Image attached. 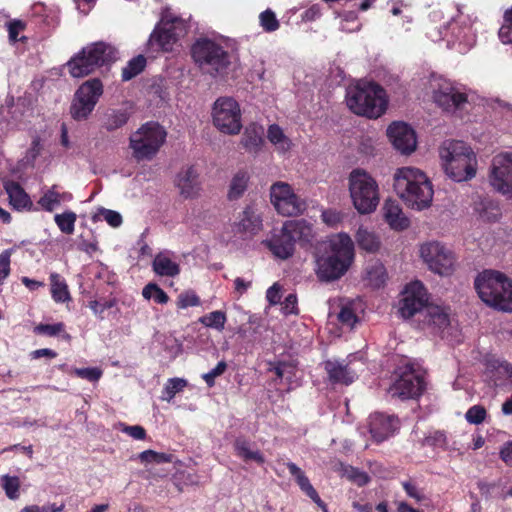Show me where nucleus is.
Listing matches in <instances>:
<instances>
[{
	"instance_id": "f257e3e1",
	"label": "nucleus",
	"mask_w": 512,
	"mask_h": 512,
	"mask_svg": "<svg viewBox=\"0 0 512 512\" xmlns=\"http://www.w3.org/2000/svg\"><path fill=\"white\" fill-rule=\"evenodd\" d=\"M354 258V244L349 235L339 233L324 242L316 255L315 273L320 281L331 282L341 278Z\"/></svg>"
},
{
	"instance_id": "f03ea898",
	"label": "nucleus",
	"mask_w": 512,
	"mask_h": 512,
	"mask_svg": "<svg viewBox=\"0 0 512 512\" xmlns=\"http://www.w3.org/2000/svg\"><path fill=\"white\" fill-rule=\"evenodd\" d=\"M393 189L410 209L421 211L431 206L433 186L427 175L418 168L406 166L396 169Z\"/></svg>"
},
{
	"instance_id": "7ed1b4c3",
	"label": "nucleus",
	"mask_w": 512,
	"mask_h": 512,
	"mask_svg": "<svg viewBox=\"0 0 512 512\" xmlns=\"http://www.w3.org/2000/svg\"><path fill=\"white\" fill-rule=\"evenodd\" d=\"M439 156L445 174L452 180L467 181L476 175V155L463 141L445 140L439 148Z\"/></svg>"
},
{
	"instance_id": "20e7f679",
	"label": "nucleus",
	"mask_w": 512,
	"mask_h": 512,
	"mask_svg": "<svg viewBox=\"0 0 512 512\" xmlns=\"http://www.w3.org/2000/svg\"><path fill=\"white\" fill-rule=\"evenodd\" d=\"M346 103L353 113L376 119L386 110V93L376 83L359 81L347 88Z\"/></svg>"
},
{
	"instance_id": "39448f33",
	"label": "nucleus",
	"mask_w": 512,
	"mask_h": 512,
	"mask_svg": "<svg viewBox=\"0 0 512 512\" xmlns=\"http://www.w3.org/2000/svg\"><path fill=\"white\" fill-rule=\"evenodd\" d=\"M191 55L202 73L213 78H223L230 70L231 57L227 50L216 40L199 38L192 45Z\"/></svg>"
},
{
	"instance_id": "423d86ee",
	"label": "nucleus",
	"mask_w": 512,
	"mask_h": 512,
	"mask_svg": "<svg viewBox=\"0 0 512 512\" xmlns=\"http://www.w3.org/2000/svg\"><path fill=\"white\" fill-rule=\"evenodd\" d=\"M348 190L354 208L358 213H373L380 202L377 181L364 169H353L348 176Z\"/></svg>"
},
{
	"instance_id": "0eeeda50",
	"label": "nucleus",
	"mask_w": 512,
	"mask_h": 512,
	"mask_svg": "<svg viewBox=\"0 0 512 512\" xmlns=\"http://www.w3.org/2000/svg\"><path fill=\"white\" fill-rule=\"evenodd\" d=\"M166 131L155 122L142 125L130 136V148L137 161L151 160L164 144Z\"/></svg>"
},
{
	"instance_id": "6e6552de",
	"label": "nucleus",
	"mask_w": 512,
	"mask_h": 512,
	"mask_svg": "<svg viewBox=\"0 0 512 512\" xmlns=\"http://www.w3.org/2000/svg\"><path fill=\"white\" fill-rule=\"evenodd\" d=\"M429 89L433 102L445 112H461L469 104L465 90L445 78L432 77L429 80Z\"/></svg>"
},
{
	"instance_id": "1a4fd4ad",
	"label": "nucleus",
	"mask_w": 512,
	"mask_h": 512,
	"mask_svg": "<svg viewBox=\"0 0 512 512\" xmlns=\"http://www.w3.org/2000/svg\"><path fill=\"white\" fill-rule=\"evenodd\" d=\"M420 257L428 269L440 276H450L454 273L457 258L454 252L439 241L425 242L419 249Z\"/></svg>"
},
{
	"instance_id": "9d476101",
	"label": "nucleus",
	"mask_w": 512,
	"mask_h": 512,
	"mask_svg": "<svg viewBox=\"0 0 512 512\" xmlns=\"http://www.w3.org/2000/svg\"><path fill=\"white\" fill-rule=\"evenodd\" d=\"M437 35L429 33L432 41H439L448 37V30L451 34V39H447L448 44L458 45V50L461 53L467 52L476 43V31L473 29V21L469 15L463 14L458 9V15L452 19L447 27L444 28Z\"/></svg>"
},
{
	"instance_id": "9b49d317",
	"label": "nucleus",
	"mask_w": 512,
	"mask_h": 512,
	"mask_svg": "<svg viewBox=\"0 0 512 512\" xmlns=\"http://www.w3.org/2000/svg\"><path fill=\"white\" fill-rule=\"evenodd\" d=\"M211 115L213 125L223 134L237 135L242 129L240 105L232 97L216 99Z\"/></svg>"
},
{
	"instance_id": "f8f14e48",
	"label": "nucleus",
	"mask_w": 512,
	"mask_h": 512,
	"mask_svg": "<svg viewBox=\"0 0 512 512\" xmlns=\"http://www.w3.org/2000/svg\"><path fill=\"white\" fill-rule=\"evenodd\" d=\"M509 281L502 273L493 270H485L475 279V289L483 302L495 309L512 312V300L498 302L496 294L504 289Z\"/></svg>"
},
{
	"instance_id": "ddd939ff",
	"label": "nucleus",
	"mask_w": 512,
	"mask_h": 512,
	"mask_svg": "<svg viewBox=\"0 0 512 512\" xmlns=\"http://www.w3.org/2000/svg\"><path fill=\"white\" fill-rule=\"evenodd\" d=\"M186 33L183 20L179 18L168 19L164 17L155 27L148 40V48L153 52H169L173 50L179 37Z\"/></svg>"
},
{
	"instance_id": "4468645a",
	"label": "nucleus",
	"mask_w": 512,
	"mask_h": 512,
	"mask_svg": "<svg viewBox=\"0 0 512 512\" xmlns=\"http://www.w3.org/2000/svg\"><path fill=\"white\" fill-rule=\"evenodd\" d=\"M102 94L103 84L99 79L94 78L84 82L75 92L70 106L72 118L77 121L87 119Z\"/></svg>"
},
{
	"instance_id": "2eb2a0df",
	"label": "nucleus",
	"mask_w": 512,
	"mask_h": 512,
	"mask_svg": "<svg viewBox=\"0 0 512 512\" xmlns=\"http://www.w3.org/2000/svg\"><path fill=\"white\" fill-rule=\"evenodd\" d=\"M270 197L275 209L283 216H297L307 208L306 202L286 182L274 183L270 188Z\"/></svg>"
},
{
	"instance_id": "dca6fc26",
	"label": "nucleus",
	"mask_w": 512,
	"mask_h": 512,
	"mask_svg": "<svg viewBox=\"0 0 512 512\" xmlns=\"http://www.w3.org/2000/svg\"><path fill=\"white\" fill-rule=\"evenodd\" d=\"M429 305L424 285L420 281H413L407 284L402 292L398 312L404 319H410L416 314L424 316V309Z\"/></svg>"
},
{
	"instance_id": "f3484780",
	"label": "nucleus",
	"mask_w": 512,
	"mask_h": 512,
	"mask_svg": "<svg viewBox=\"0 0 512 512\" xmlns=\"http://www.w3.org/2000/svg\"><path fill=\"white\" fill-rule=\"evenodd\" d=\"M424 390V381L411 365L399 368L397 379L391 385L389 393L392 397L400 399H414L419 397Z\"/></svg>"
},
{
	"instance_id": "a211bd4d",
	"label": "nucleus",
	"mask_w": 512,
	"mask_h": 512,
	"mask_svg": "<svg viewBox=\"0 0 512 512\" xmlns=\"http://www.w3.org/2000/svg\"><path fill=\"white\" fill-rule=\"evenodd\" d=\"M489 183L497 192L512 198V153L506 152L494 156Z\"/></svg>"
},
{
	"instance_id": "6ab92c4d",
	"label": "nucleus",
	"mask_w": 512,
	"mask_h": 512,
	"mask_svg": "<svg viewBox=\"0 0 512 512\" xmlns=\"http://www.w3.org/2000/svg\"><path fill=\"white\" fill-rule=\"evenodd\" d=\"M422 317L421 322L423 329H427L435 334H440L442 337L450 335L452 322L447 308L430 304L424 309V316Z\"/></svg>"
},
{
	"instance_id": "aec40b11",
	"label": "nucleus",
	"mask_w": 512,
	"mask_h": 512,
	"mask_svg": "<svg viewBox=\"0 0 512 512\" xmlns=\"http://www.w3.org/2000/svg\"><path fill=\"white\" fill-rule=\"evenodd\" d=\"M387 135L394 148L402 154H410L416 149V134L414 130L404 122L392 123L387 129Z\"/></svg>"
},
{
	"instance_id": "412c9836",
	"label": "nucleus",
	"mask_w": 512,
	"mask_h": 512,
	"mask_svg": "<svg viewBox=\"0 0 512 512\" xmlns=\"http://www.w3.org/2000/svg\"><path fill=\"white\" fill-rule=\"evenodd\" d=\"M399 426V419L394 415L374 413L369 417V430L376 442L385 441L393 436Z\"/></svg>"
},
{
	"instance_id": "4be33fe9",
	"label": "nucleus",
	"mask_w": 512,
	"mask_h": 512,
	"mask_svg": "<svg viewBox=\"0 0 512 512\" xmlns=\"http://www.w3.org/2000/svg\"><path fill=\"white\" fill-rule=\"evenodd\" d=\"M175 185L182 197L186 199L197 197L201 190V182L195 167H183L176 176Z\"/></svg>"
},
{
	"instance_id": "5701e85b",
	"label": "nucleus",
	"mask_w": 512,
	"mask_h": 512,
	"mask_svg": "<svg viewBox=\"0 0 512 512\" xmlns=\"http://www.w3.org/2000/svg\"><path fill=\"white\" fill-rule=\"evenodd\" d=\"M324 369L333 384L350 385L357 377L345 360H327L324 362Z\"/></svg>"
},
{
	"instance_id": "b1692460",
	"label": "nucleus",
	"mask_w": 512,
	"mask_h": 512,
	"mask_svg": "<svg viewBox=\"0 0 512 512\" xmlns=\"http://www.w3.org/2000/svg\"><path fill=\"white\" fill-rule=\"evenodd\" d=\"M83 53H86L90 60H92L95 69L114 62L117 59L116 49L105 42L89 44L83 48Z\"/></svg>"
},
{
	"instance_id": "393cba45",
	"label": "nucleus",
	"mask_w": 512,
	"mask_h": 512,
	"mask_svg": "<svg viewBox=\"0 0 512 512\" xmlns=\"http://www.w3.org/2000/svg\"><path fill=\"white\" fill-rule=\"evenodd\" d=\"M339 308L337 320L341 323L342 327L350 330L353 329L359 322V313L363 311L361 301L344 298L340 300Z\"/></svg>"
},
{
	"instance_id": "a878e982",
	"label": "nucleus",
	"mask_w": 512,
	"mask_h": 512,
	"mask_svg": "<svg viewBox=\"0 0 512 512\" xmlns=\"http://www.w3.org/2000/svg\"><path fill=\"white\" fill-rule=\"evenodd\" d=\"M382 211L385 221L393 230L402 231L409 227L410 221L396 200L387 199Z\"/></svg>"
},
{
	"instance_id": "bb28decb",
	"label": "nucleus",
	"mask_w": 512,
	"mask_h": 512,
	"mask_svg": "<svg viewBox=\"0 0 512 512\" xmlns=\"http://www.w3.org/2000/svg\"><path fill=\"white\" fill-rule=\"evenodd\" d=\"M286 465L302 492H304L323 512H328L327 505L322 501L302 469L293 462H288Z\"/></svg>"
},
{
	"instance_id": "cd10ccee",
	"label": "nucleus",
	"mask_w": 512,
	"mask_h": 512,
	"mask_svg": "<svg viewBox=\"0 0 512 512\" xmlns=\"http://www.w3.org/2000/svg\"><path fill=\"white\" fill-rule=\"evenodd\" d=\"M154 273L161 277H176L180 273V266L175 260L171 251L165 250L159 252L152 262Z\"/></svg>"
},
{
	"instance_id": "c85d7f7f",
	"label": "nucleus",
	"mask_w": 512,
	"mask_h": 512,
	"mask_svg": "<svg viewBox=\"0 0 512 512\" xmlns=\"http://www.w3.org/2000/svg\"><path fill=\"white\" fill-rule=\"evenodd\" d=\"M295 241L292 239L284 228L279 233L274 234L268 241L267 246L274 254L280 259H287L292 256L294 252Z\"/></svg>"
},
{
	"instance_id": "c756f323",
	"label": "nucleus",
	"mask_w": 512,
	"mask_h": 512,
	"mask_svg": "<svg viewBox=\"0 0 512 512\" xmlns=\"http://www.w3.org/2000/svg\"><path fill=\"white\" fill-rule=\"evenodd\" d=\"M264 128L257 123H250L246 126L241 138V145L249 152L257 154L264 143Z\"/></svg>"
},
{
	"instance_id": "7c9ffc66",
	"label": "nucleus",
	"mask_w": 512,
	"mask_h": 512,
	"mask_svg": "<svg viewBox=\"0 0 512 512\" xmlns=\"http://www.w3.org/2000/svg\"><path fill=\"white\" fill-rule=\"evenodd\" d=\"M73 198L69 192L60 191L58 185H53L43 192V195L38 200V204L45 211L52 212L61 203L69 202Z\"/></svg>"
},
{
	"instance_id": "2f4dec72",
	"label": "nucleus",
	"mask_w": 512,
	"mask_h": 512,
	"mask_svg": "<svg viewBox=\"0 0 512 512\" xmlns=\"http://www.w3.org/2000/svg\"><path fill=\"white\" fill-rule=\"evenodd\" d=\"M262 227V220L257 211L252 207H246L239 215V221L235 224L238 232L256 234Z\"/></svg>"
},
{
	"instance_id": "473e14b6",
	"label": "nucleus",
	"mask_w": 512,
	"mask_h": 512,
	"mask_svg": "<svg viewBox=\"0 0 512 512\" xmlns=\"http://www.w3.org/2000/svg\"><path fill=\"white\" fill-rule=\"evenodd\" d=\"M4 188L8 194L10 204L17 210L29 208L32 203L29 195L24 191L19 183L13 180L4 181Z\"/></svg>"
},
{
	"instance_id": "72a5a7b5",
	"label": "nucleus",
	"mask_w": 512,
	"mask_h": 512,
	"mask_svg": "<svg viewBox=\"0 0 512 512\" xmlns=\"http://www.w3.org/2000/svg\"><path fill=\"white\" fill-rule=\"evenodd\" d=\"M271 371H274L281 382L287 384L288 390L300 385L299 370L292 362H278L271 368Z\"/></svg>"
},
{
	"instance_id": "f704fd0d",
	"label": "nucleus",
	"mask_w": 512,
	"mask_h": 512,
	"mask_svg": "<svg viewBox=\"0 0 512 512\" xmlns=\"http://www.w3.org/2000/svg\"><path fill=\"white\" fill-rule=\"evenodd\" d=\"M67 66L71 76L74 78L85 77L96 70L92 60H90L86 53H83V49L67 62Z\"/></svg>"
},
{
	"instance_id": "c9c22d12",
	"label": "nucleus",
	"mask_w": 512,
	"mask_h": 512,
	"mask_svg": "<svg viewBox=\"0 0 512 512\" xmlns=\"http://www.w3.org/2000/svg\"><path fill=\"white\" fill-rule=\"evenodd\" d=\"M283 228L284 231L292 236L295 242H310L313 238V227L305 220L287 221L284 223Z\"/></svg>"
},
{
	"instance_id": "e433bc0d",
	"label": "nucleus",
	"mask_w": 512,
	"mask_h": 512,
	"mask_svg": "<svg viewBox=\"0 0 512 512\" xmlns=\"http://www.w3.org/2000/svg\"><path fill=\"white\" fill-rule=\"evenodd\" d=\"M267 139L274 146L275 150L280 154L288 153L293 146L291 139L277 124H272L268 127Z\"/></svg>"
},
{
	"instance_id": "4c0bfd02",
	"label": "nucleus",
	"mask_w": 512,
	"mask_h": 512,
	"mask_svg": "<svg viewBox=\"0 0 512 512\" xmlns=\"http://www.w3.org/2000/svg\"><path fill=\"white\" fill-rule=\"evenodd\" d=\"M474 211L479 218L484 221H495L500 216V208L496 202L490 198H478L474 201Z\"/></svg>"
},
{
	"instance_id": "58836bf2",
	"label": "nucleus",
	"mask_w": 512,
	"mask_h": 512,
	"mask_svg": "<svg viewBox=\"0 0 512 512\" xmlns=\"http://www.w3.org/2000/svg\"><path fill=\"white\" fill-rule=\"evenodd\" d=\"M249 179H250V175L247 171H245V170L237 171L233 175V177L230 181V184H229V190H228V194H227L228 199L229 200H237L240 197H242V195L244 194V192L246 191V189L248 187Z\"/></svg>"
},
{
	"instance_id": "ea45409f",
	"label": "nucleus",
	"mask_w": 512,
	"mask_h": 512,
	"mask_svg": "<svg viewBox=\"0 0 512 512\" xmlns=\"http://www.w3.org/2000/svg\"><path fill=\"white\" fill-rule=\"evenodd\" d=\"M51 296L57 303H64L71 299L65 279L58 273L50 274Z\"/></svg>"
},
{
	"instance_id": "a19ab883",
	"label": "nucleus",
	"mask_w": 512,
	"mask_h": 512,
	"mask_svg": "<svg viewBox=\"0 0 512 512\" xmlns=\"http://www.w3.org/2000/svg\"><path fill=\"white\" fill-rule=\"evenodd\" d=\"M234 448L236 455L246 462L254 461L258 464H263L265 462V459L260 451L252 449L250 443L245 439H236L234 442Z\"/></svg>"
},
{
	"instance_id": "79ce46f5",
	"label": "nucleus",
	"mask_w": 512,
	"mask_h": 512,
	"mask_svg": "<svg viewBox=\"0 0 512 512\" xmlns=\"http://www.w3.org/2000/svg\"><path fill=\"white\" fill-rule=\"evenodd\" d=\"M129 114L126 109H109L103 116V126L114 131L127 123Z\"/></svg>"
},
{
	"instance_id": "37998d69",
	"label": "nucleus",
	"mask_w": 512,
	"mask_h": 512,
	"mask_svg": "<svg viewBox=\"0 0 512 512\" xmlns=\"http://www.w3.org/2000/svg\"><path fill=\"white\" fill-rule=\"evenodd\" d=\"M359 247L367 252H376L380 247L378 237L366 228L360 227L356 233Z\"/></svg>"
},
{
	"instance_id": "c03bdc74",
	"label": "nucleus",
	"mask_w": 512,
	"mask_h": 512,
	"mask_svg": "<svg viewBox=\"0 0 512 512\" xmlns=\"http://www.w3.org/2000/svg\"><path fill=\"white\" fill-rule=\"evenodd\" d=\"M91 219L94 223L105 221L113 228L120 227L123 222V218L119 212L104 207H98L93 213Z\"/></svg>"
},
{
	"instance_id": "a18cd8bd",
	"label": "nucleus",
	"mask_w": 512,
	"mask_h": 512,
	"mask_svg": "<svg viewBox=\"0 0 512 512\" xmlns=\"http://www.w3.org/2000/svg\"><path fill=\"white\" fill-rule=\"evenodd\" d=\"M366 279L369 285L378 288L386 281V269L380 262H375L366 268Z\"/></svg>"
},
{
	"instance_id": "49530a36",
	"label": "nucleus",
	"mask_w": 512,
	"mask_h": 512,
	"mask_svg": "<svg viewBox=\"0 0 512 512\" xmlns=\"http://www.w3.org/2000/svg\"><path fill=\"white\" fill-rule=\"evenodd\" d=\"M77 215L73 211H65L60 214H55L54 221L60 231L64 234L71 235L75 230V223Z\"/></svg>"
},
{
	"instance_id": "de8ad7c7",
	"label": "nucleus",
	"mask_w": 512,
	"mask_h": 512,
	"mask_svg": "<svg viewBox=\"0 0 512 512\" xmlns=\"http://www.w3.org/2000/svg\"><path fill=\"white\" fill-rule=\"evenodd\" d=\"M0 485L10 500H17L19 498L20 479L17 476L2 475L0 477Z\"/></svg>"
},
{
	"instance_id": "09e8293b",
	"label": "nucleus",
	"mask_w": 512,
	"mask_h": 512,
	"mask_svg": "<svg viewBox=\"0 0 512 512\" xmlns=\"http://www.w3.org/2000/svg\"><path fill=\"white\" fill-rule=\"evenodd\" d=\"M146 66V59L142 55L132 58L122 69V80L129 81L140 74Z\"/></svg>"
},
{
	"instance_id": "8fccbe9b",
	"label": "nucleus",
	"mask_w": 512,
	"mask_h": 512,
	"mask_svg": "<svg viewBox=\"0 0 512 512\" xmlns=\"http://www.w3.org/2000/svg\"><path fill=\"white\" fill-rule=\"evenodd\" d=\"M227 321L226 314L223 311L216 310L199 318V322L208 328L222 331Z\"/></svg>"
},
{
	"instance_id": "3c124183",
	"label": "nucleus",
	"mask_w": 512,
	"mask_h": 512,
	"mask_svg": "<svg viewBox=\"0 0 512 512\" xmlns=\"http://www.w3.org/2000/svg\"><path fill=\"white\" fill-rule=\"evenodd\" d=\"M187 385L186 380L181 378H171L164 386L161 399L170 402L177 393L182 391Z\"/></svg>"
},
{
	"instance_id": "603ef678",
	"label": "nucleus",
	"mask_w": 512,
	"mask_h": 512,
	"mask_svg": "<svg viewBox=\"0 0 512 512\" xmlns=\"http://www.w3.org/2000/svg\"><path fill=\"white\" fill-rule=\"evenodd\" d=\"M142 295L145 299H153L158 304H166L169 300L166 292L154 283L147 284L142 290Z\"/></svg>"
},
{
	"instance_id": "864d4df0",
	"label": "nucleus",
	"mask_w": 512,
	"mask_h": 512,
	"mask_svg": "<svg viewBox=\"0 0 512 512\" xmlns=\"http://www.w3.org/2000/svg\"><path fill=\"white\" fill-rule=\"evenodd\" d=\"M138 459L142 463H155V464H162V463H170L172 462V455L166 454V453H160L156 452L154 450H145L138 454Z\"/></svg>"
},
{
	"instance_id": "5fc2aeb1",
	"label": "nucleus",
	"mask_w": 512,
	"mask_h": 512,
	"mask_svg": "<svg viewBox=\"0 0 512 512\" xmlns=\"http://www.w3.org/2000/svg\"><path fill=\"white\" fill-rule=\"evenodd\" d=\"M201 304L200 298L193 290H186L180 293L177 297V308L186 309L188 307H196Z\"/></svg>"
},
{
	"instance_id": "6e6d98bb",
	"label": "nucleus",
	"mask_w": 512,
	"mask_h": 512,
	"mask_svg": "<svg viewBox=\"0 0 512 512\" xmlns=\"http://www.w3.org/2000/svg\"><path fill=\"white\" fill-rule=\"evenodd\" d=\"M116 305L115 298L91 300L88 303V307L92 310L95 316L103 318V314L106 310L111 309Z\"/></svg>"
},
{
	"instance_id": "4d7b16f0",
	"label": "nucleus",
	"mask_w": 512,
	"mask_h": 512,
	"mask_svg": "<svg viewBox=\"0 0 512 512\" xmlns=\"http://www.w3.org/2000/svg\"><path fill=\"white\" fill-rule=\"evenodd\" d=\"M343 474L358 486L366 485L369 482V476L365 472L352 466H345Z\"/></svg>"
},
{
	"instance_id": "13d9d810",
	"label": "nucleus",
	"mask_w": 512,
	"mask_h": 512,
	"mask_svg": "<svg viewBox=\"0 0 512 512\" xmlns=\"http://www.w3.org/2000/svg\"><path fill=\"white\" fill-rule=\"evenodd\" d=\"M260 25L266 32H274L279 28V21L270 9L265 10L259 16Z\"/></svg>"
},
{
	"instance_id": "bf43d9fd",
	"label": "nucleus",
	"mask_w": 512,
	"mask_h": 512,
	"mask_svg": "<svg viewBox=\"0 0 512 512\" xmlns=\"http://www.w3.org/2000/svg\"><path fill=\"white\" fill-rule=\"evenodd\" d=\"M486 414V410L483 406L474 405L467 410L465 419L470 424L478 425L485 420Z\"/></svg>"
},
{
	"instance_id": "052dcab7",
	"label": "nucleus",
	"mask_w": 512,
	"mask_h": 512,
	"mask_svg": "<svg viewBox=\"0 0 512 512\" xmlns=\"http://www.w3.org/2000/svg\"><path fill=\"white\" fill-rule=\"evenodd\" d=\"M226 368H227L226 362L220 361V362H218V364L216 365L215 368H213L209 372L203 374L202 378L204 379V381L206 382V384L209 387H212L215 384V379L218 376L222 375L226 371Z\"/></svg>"
},
{
	"instance_id": "680f3d73",
	"label": "nucleus",
	"mask_w": 512,
	"mask_h": 512,
	"mask_svg": "<svg viewBox=\"0 0 512 512\" xmlns=\"http://www.w3.org/2000/svg\"><path fill=\"white\" fill-rule=\"evenodd\" d=\"M12 249H6L0 254V281L6 279L10 274V263Z\"/></svg>"
},
{
	"instance_id": "e2e57ef3",
	"label": "nucleus",
	"mask_w": 512,
	"mask_h": 512,
	"mask_svg": "<svg viewBox=\"0 0 512 512\" xmlns=\"http://www.w3.org/2000/svg\"><path fill=\"white\" fill-rule=\"evenodd\" d=\"M321 218L326 225L336 227L342 221L343 214L335 209H327L322 212Z\"/></svg>"
},
{
	"instance_id": "0e129e2a",
	"label": "nucleus",
	"mask_w": 512,
	"mask_h": 512,
	"mask_svg": "<svg viewBox=\"0 0 512 512\" xmlns=\"http://www.w3.org/2000/svg\"><path fill=\"white\" fill-rule=\"evenodd\" d=\"M74 374L80 378L96 382L102 376V371L98 368H75Z\"/></svg>"
},
{
	"instance_id": "69168bd1",
	"label": "nucleus",
	"mask_w": 512,
	"mask_h": 512,
	"mask_svg": "<svg viewBox=\"0 0 512 512\" xmlns=\"http://www.w3.org/2000/svg\"><path fill=\"white\" fill-rule=\"evenodd\" d=\"M35 331L38 334H44L48 336H56L64 331L63 323H55V324H40L35 328Z\"/></svg>"
},
{
	"instance_id": "338daca9",
	"label": "nucleus",
	"mask_w": 512,
	"mask_h": 512,
	"mask_svg": "<svg viewBox=\"0 0 512 512\" xmlns=\"http://www.w3.org/2000/svg\"><path fill=\"white\" fill-rule=\"evenodd\" d=\"M42 144L40 142L39 137H34L31 143L30 148L26 152L25 161L28 164H32L37 157L41 154Z\"/></svg>"
},
{
	"instance_id": "774afa93",
	"label": "nucleus",
	"mask_w": 512,
	"mask_h": 512,
	"mask_svg": "<svg viewBox=\"0 0 512 512\" xmlns=\"http://www.w3.org/2000/svg\"><path fill=\"white\" fill-rule=\"evenodd\" d=\"M281 311L285 315L296 314L297 309V297L295 294H289L285 300L281 303Z\"/></svg>"
}]
</instances>
